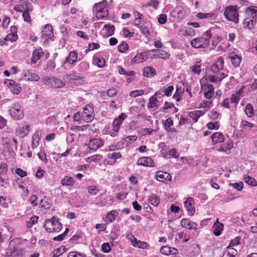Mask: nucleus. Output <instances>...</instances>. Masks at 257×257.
<instances>
[{
    "label": "nucleus",
    "mask_w": 257,
    "mask_h": 257,
    "mask_svg": "<svg viewBox=\"0 0 257 257\" xmlns=\"http://www.w3.org/2000/svg\"><path fill=\"white\" fill-rule=\"evenodd\" d=\"M159 2L158 0H151L147 3L146 6L149 7H152L155 9H157L159 5Z\"/></svg>",
    "instance_id": "obj_57"
},
{
    "label": "nucleus",
    "mask_w": 257,
    "mask_h": 257,
    "mask_svg": "<svg viewBox=\"0 0 257 257\" xmlns=\"http://www.w3.org/2000/svg\"><path fill=\"white\" fill-rule=\"evenodd\" d=\"M30 127L28 125H25L22 127H19L17 130L18 134L21 137L23 138L26 136L30 132Z\"/></svg>",
    "instance_id": "obj_26"
},
{
    "label": "nucleus",
    "mask_w": 257,
    "mask_h": 257,
    "mask_svg": "<svg viewBox=\"0 0 257 257\" xmlns=\"http://www.w3.org/2000/svg\"><path fill=\"white\" fill-rule=\"evenodd\" d=\"M167 16L165 14L159 15L158 21L160 24H165L167 22Z\"/></svg>",
    "instance_id": "obj_61"
},
{
    "label": "nucleus",
    "mask_w": 257,
    "mask_h": 257,
    "mask_svg": "<svg viewBox=\"0 0 257 257\" xmlns=\"http://www.w3.org/2000/svg\"><path fill=\"white\" fill-rule=\"evenodd\" d=\"M102 158V156L100 155H95L89 158L88 159L90 160V162H94L95 163L98 162L100 161Z\"/></svg>",
    "instance_id": "obj_63"
},
{
    "label": "nucleus",
    "mask_w": 257,
    "mask_h": 257,
    "mask_svg": "<svg viewBox=\"0 0 257 257\" xmlns=\"http://www.w3.org/2000/svg\"><path fill=\"white\" fill-rule=\"evenodd\" d=\"M181 224L184 228H186L189 229H196L197 224L191 221L188 219L184 218L181 221Z\"/></svg>",
    "instance_id": "obj_13"
},
{
    "label": "nucleus",
    "mask_w": 257,
    "mask_h": 257,
    "mask_svg": "<svg viewBox=\"0 0 257 257\" xmlns=\"http://www.w3.org/2000/svg\"><path fill=\"white\" fill-rule=\"evenodd\" d=\"M40 205L41 208L44 209H49L51 207L49 198L45 197L44 198L42 199L40 201Z\"/></svg>",
    "instance_id": "obj_35"
},
{
    "label": "nucleus",
    "mask_w": 257,
    "mask_h": 257,
    "mask_svg": "<svg viewBox=\"0 0 257 257\" xmlns=\"http://www.w3.org/2000/svg\"><path fill=\"white\" fill-rule=\"evenodd\" d=\"M148 59L147 55L145 53H141L137 54L132 59L133 63L137 64L144 62Z\"/></svg>",
    "instance_id": "obj_16"
},
{
    "label": "nucleus",
    "mask_w": 257,
    "mask_h": 257,
    "mask_svg": "<svg viewBox=\"0 0 257 257\" xmlns=\"http://www.w3.org/2000/svg\"><path fill=\"white\" fill-rule=\"evenodd\" d=\"M67 257H86V256L85 254L81 253L79 252L71 251V252H70L68 254Z\"/></svg>",
    "instance_id": "obj_54"
},
{
    "label": "nucleus",
    "mask_w": 257,
    "mask_h": 257,
    "mask_svg": "<svg viewBox=\"0 0 257 257\" xmlns=\"http://www.w3.org/2000/svg\"><path fill=\"white\" fill-rule=\"evenodd\" d=\"M184 84L182 82H179L176 86V95H178V97L176 98V101H179L181 100V96L184 92Z\"/></svg>",
    "instance_id": "obj_23"
},
{
    "label": "nucleus",
    "mask_w": 257,
    "mask_h": 257,
    "mask_svg": "<svg viewBox=\"0 0 257 257\" xmlns=\"http://www.w3.org/2000/svg\"><path fill=\"white\" fill-rule=\"evenodd\" d=\"M237 252L235 248L231 247V246H227L226 250L224 252L221 257H236Z\"/></svg>",
    "instance_id": "obj_24"
},
{
    "label": "nucleus",
    "mask_w": 257,
    "mask_h": 257,
    "mask_svg": "<svg viewBox=\"0 0 257 257\" xmlns=\"http://www.w3.org/2000/svg\"><path fill=\"white\" fill-rule=\"evenodd\" d=\"M158 101V99L155 96H153L150 97L149 102L148 103V107H154L156 106V102Z\"/></svg>",
    "instance_id": "obj_52"
},
{
    "label": "nucleus",
    "mask_w": 257,
    "mask_h": 257,
    "mask_svg": "<svg viewBox=\"0 0 257 257\" xmlns=\"http://www.w3.org/2000/svg\"><path fill=\"white\" fill-rule=\"evenodd\" d=\"M106 5L107 1L103 0L93 7V10L96 12V17L98 19H102L108 15Z\"/></svg>",
    "instance_id": "obj_2"
},
{
    "label": "nucleus",
    "mask_w": 257,
    "mask_h": 257,
    "mask_svg": "<svg viewBox=\"0 0 257 257\" xmlns=\"http://www.w3.org/2000/svg\"><path fill=\"white\" fill-rule=\"evenodd\" d=\"M24 77L29 81H37L40 79V77L37 74L29 71L24 72Z\"/></svg>",
    "instance_id": "obj_20"
},
{
    "label": "nucleus",
    "mask_w": 257,
    "mask_h": 257,
    "mask_svg": "<svg viewBox=\"0 0 257 257\" xmlns=\"http://www.w3.org/2000/svg\"><path fill=\"white\" fill-rule=\"evenodd\" d=\"M101 249L104 252H109L111 250V248L109 243L106 242L103 243V244L101 246Z\"/></svg>",
    "instance_id": "obj_62"
},
{
    "label": "nucleus",
    "mask_w": 257,
    "mask_h": 257,
    "mask_svg": "<svg viewBox=\"0 0 257 257\" xmlns=\"http://www.w3.org/2000/svg\"><path fill=\"white\" fill-rule=\"evenodd\" d=\"M256 23V21L255 19H251L249 17L246 18L243 21L244 28L252 30L254 28Z\"/></svg>",
    "instance_id": "obj_17"
},
{
    "label": "nucleus",
    "mask_w": 257,
    "mask_h": 257,
    "mask_svg": "<svg viewBox=\"0 0 257 257\" xmlns=\"http://www.w3.org/2000/svg\"><path fill=\"white\" fill-rule=\"evenodd\" d=\"M230 58L232 65L234 67H237L239 65L241 61V58L240 56L237 54H234L232 56H230Z\"/></svg>",
    "instance_id": "obj_33"
},
{
    "label": "nucleus",
    "mask_w": 257,
    "mask_h": 257,
    "mask_svg": "<svg viewBox=\"0 0 257 257\" xmlns=\"http://www.w3.org/2000/svg\"><path fill=\"white\" fill-rule=\"evenodd\" d=\"M74 179L70 177L66 176L62 180L61 183L63 186H70L73 184Z\"/></svg>",
    "instance_id": "obj_40"
},
{
    "label": "nucleus",
    "mask_w": 257,
    "mask_h": 257,
    "mask_svg": "<svg viewBox=\"0 0 257 257\" xmlns=\"http://www.w3.org/2000/svg\"><path fill=\"white\" fill-rule=\"evenodd\" d=\"M234 189H236L237 191H241L243 188V184L242 182H240L238 183H234L232 184H230Z\"/></svg>",
    "instance_id": "obj_58"
},
{
    "label": "nucleus",
    "mask_w": 257,
    "mask_h": 257,
    "mask_svg": "<svg viewBox=\"0 0 257 257\" xmlns=\"http://www.w3.org/2000/svg\"><path fill=\"white\" fill-rule=\"evenodd\" d=\"M128 48V46L125 42H122L118 47V50L119 52L123 53L126 51Z\"/></svg>",
    "instance_id": "obj_53"
},
{
    "label": "nucleus",
    "mask_w": 257,
    "mask_h": 257,
    "mask_svg": "<svg viewBox=\"0 0 257 257\" xmlns=\"http://www.w3.org/2000/svg\"><path fill=\"white\" fill-rule=\"evenodd\" d=\"M5 83H7L8 85H9L13 87L12 90L14 93L19 94L21 92L22 89L20 84L16 83L14 80H8L7 81H5Z\"/></svg>",
    "instance_id": "obj_15"
},
{
    "label": "nucleus",
    "mask_w": 257,
    "mask_h": 257,
    "mask_svg": "<svg viewBox=\"0 0 257 257\" xmlns=\"http://www.w3.org/2000/svg\"><path fill=\"white\" fill-rule=\"evenodd\" d=\"M165 128L168 132H175L176 130L175 128L171 127V126L173 124V122L171 118H168L166 120H165L163 123Z\"/></svg>",
    "instance_id": "obj_28"
},
{
    "label": "nucleus",
    "mask_w": 257,
    "mask_h": 257,
    "mask_svg": "<svg viewBox=\"0 0 257 257\" xmlns=\"http://www.w3.org/2000/svg\"><path fill=\"white\" fill-rule=\"evenodd\" d=\"M135 16L134 24L136 27H139L144 18V16L142 14L138 11H135L134 13Z\"/></svg>",
    "instance_id": "obj_32"
},
{
    "label": "nucleus",
    "mask_w": 257,
    "mask_h": 257,
    "mask_svg": "<svg viewBox=\"0 0 257 257\" xmlns=\"http://www.w3.org/2000/svg\"><path fill=\"white\" fill-rule=\"evenodd\" d=\"M38 216H33L30 219V220L26 222V225L28 228L31 227L35 223L37 222Z\"/></svg>",
    "instance_id": "obj_43"
},
{
    "label": "nucleus",
    "mask_w": 257,
    "mask_h": 257,
    "mask_svg": "<svg viewBox=\"0 0 257 257\" xmlns=\"http://www.w3.org/2000/svg\"><path fill=\"white\" fill-rule=\"evenodd\" d=\"M244 111L245 114L248 117H251L253 116L254 114V111L253 107L251 104L248 103L246 105Z\"/></svg>",
    "instance_id": "obj_39"
},
{
    "label": "nucleus",
    "mask_w": 257,
    "mask_h": 257,
    "mask_svg": "<svg viewBox=\"0 0 257 257\" xmlns=\"http://www.w3.org/2000/svg\"><path fill=\"white\" fill-rule=\"evenodd\" d=\"M145 93L143 90H136L132 91L130 92V95L132 97H136L144 94Z\"/></svg>",
    "instance_id": "obj_48"
},
{
    "label": "nucleus",
    "mask_w": 257,
    "mask_h": 257,
    "mask_svg": "<svg viewBox=\"0 0 257 257\" xmlns=\"http://www.w3.org/2000/svg\"><path fill=\"white\" fill-rule=\"evenodd\" d=\"M137 164L139 165H143L147 167L154 166V162L150 157H144L139 158Z\"/></svg>",
    "instance_id": "obj_14"
},
{
    "label": "nucleus",
    "mask_w": 257,
    "mask_h": 257,
    "mask_svg": "<svg viewBox=\"0 0 257 257\" xmlns=\"http://www.w3.org/2000/svg\"><path fill=\"white\" fill-rule=\"evenodd\" d=\"M191 249H193L192 251V256H196L200 253V247L198 244L193 243L190 246Z\"/></svg>",
    "instance_id": "obj_41"
},
{
    "label": "nucleus",
    "mask_w": 257,
    "mask_h": 257,
    "mask_svg": "<svg viewBox=\"0 0 257 257\" xmlns=\"http://www.w3.org/2000/svg\"><path fill=\"white\" fill-rule=\"evenodd\" d=\"M46 84L51 85L55 88H61L65 85V83L61 79L54 77L48 78L46 80Z\"/></svg>",
    "instance_id": "obj_7"
},
{
    "label": "nucleus",
    "mask_w": 257,
    "mask_h": 257,
    "mask_svg": "<svg viewBox=\"0 0 257 257\" xmlns=\"http://www.w3.org/2000/svg\"><path fill=\"white\" fill-rule=\"evenodd\" d=\"M115 30V27L111 25H105L102 29L103 31H105V34L107 36H112Z\"/></svg>",
    "instance_id": "obj_31"
},
{
    "label": "nucleus",
    "mask_w": 257,
    "mask_h": 257,
    "mask_svg": "<svg viewBox=\"0 0 257 257\" xmlns=\"http://www.w3.org/2000/svg\"><path fill=\"white\" fill-rule=\"evenodd\" d=\"M82 119L87 122L91 121L94 118L93 108L89 105H87L84 108L82 113Z\"/></svg>",
    "instance_id": "obj_5"
},
{
    "label": "nucleus",
    "mask_w": 257,
    "mask_h": 257,
    "mask_svg": "<svg viewBox=\"0 0 257 257\" xmlns=\"http://www.w3.org/2000/svg\"><path fill=\"white\" fill-rule=\"evenodd\" d=\"M44 226L48 232H59L62 227L58 219L55 217H53L51 219L46 220Z\"/></svg>",
    "instance_id": "obj_1"
},
{
    "label": "nucleus",
    "mask_w": 257,
    "mask_h": 257,
    "mask_svg": "<svg viewBox=\"0 0 257 257\" xmlns=\"http://www.w3.org/2000/svg\"><path fill=\"white\" fill-rule=\"evenodd\" d=\"M64 77L66 78H69L71 83H75V81H84V77L77 76L74 74H66L64 75Z\"/></svg>",
    "instance_id": "obj_25"
},
{
    "label": "nucleus",
    "mask_w": 257,
    "mask_h": 257,
    "mask_svg": "<svg viewBox=\"0 0 257 257\" xmlns=\"http://www.w3.org/2000/svg\"><path fill=\"white\" fill-rule=\"evenodd\" d=\"M149 202L152 205L155 206H157L159 202L160 199L158 197L156 196H151L149 198Z\"/></svg>",
    "instance_id": "obj_49"
},
{
    "label": "nucleus",
    "mask_w": 257,
    "mask_h": 257,
    "mask_svg": "<svg viewBox=\"0 0 257 257\" xmlns=\"http://www.w3.org/2000/svg\"><path fill=\"white\" fill-rule=\"evenodd\" d=\"M88 126V124L82 126H72L70 127V130L74 132L83 131L85 130Z\"/></svg>",
    "instance_id": "obj_51"
},
{
    "label": "nucleus",
    "mask_w": 257,
    "mask_h": 257,
    "mask_svg": "<svg viewBox=\"0 0 257 257\" xmlns=\"http://www.w3.org/2000/svg\"><path fill=\"white\" fill-rule=\"evenodd\" d=\"M236 6H229L226 8L224 12V15L229 21H232L235 23L238 22V14Z\"/></svg>",
    "instance_id": "obj_4"
},
{
    "label": "nucleus",
    "mask_w": 257,
    "mask_h": 257,
    "mask_svg": "<svg viewBox=\"0 0 257 257\" xmlns=\"http://www.w3.org/2000/svg\"><path fill=\"white\" fill-rule=\"evenodd\" d=\"M44 55V52L41 48L34 50L31 59V64H35Z\"/></svg>",
    "instance_id": "obj_10"
},
{
    "label": "nucleus",
    "mask_w": 257,
    "mask_h": 257,
    "mask_svg": "<svg viewBox=\"0 0 257 257\" xmlns=\"http://www.w3.org/2000/svg\"><path fill=\"white\" fill-rule=\"evenodd\" d=\"M118 215L116 211L112 210L109 212L106 216V218L110 221L112 222L115 219L116 216Z\"/></svg>",
    "instance_id": "obj_42"
},
{
    "label": "nucleus",
    "mask_w": 257,
    "mask_h": 257,
    "mask_svg": "<svg viewBox=\"0 0 257 257\" xmlns=\"http://www.w3.org/2000/svg\"><path fill=\"white\" fill-rule=\"evenodd\" d=\"M143 75L144 76L151 78L156 75V70L151 66H148L143 69Z\"/></svg>",
    "instance_id": "obj_22"
},
{
    "label": "nucleus",
    "mask_w": 257,
    "mask_h": 257,
    "mask_svg": "<svg viewBox=\"0 0 257 257\" xmlns=\"http://www.w3.org/2000/svg\"><path fill=\"white\" fill-rule=\"evenodd\" d=\"M207 126L210 130H217L219 127L218 122L217 121L209 122Z\"/></svg>",
    "instance_id": "obj_56"
},
{
    "label": "nucleus",
    "mask_w": 257,
    "mask_h": 257,
    "mask_svg": "<svg viewBox=\"0 0 257 257\" xmlns=\"http://www.w3.org/2000/svg\"><path fill=\"white\" fill-rule=\"evenodd\" d=\"M126 117V115L123 113H121L116 118H115L113 123L112 125H117L120 127L123 120Z\"/></svg>",
    "instance_id": "obj_34"
},
{
    "label": "nucleus",
    "mask_w": 257,
    "mask_h": 257,
    "mask_svg": "<svg viewBox=\"0 0 257 257\" xmlns=\"http://www.w3.org/2000/svg\"><path fill=\"white\" fill-rule=\"evenodd\" d=\"M213 15V14L211 13L204 14L202 13H199L197 15V16L199 19H203L211 18Z\"/></svg>",
    "instance_id": "obj_60"
},
{
    "label": "nucleus",
    "mask_w": 257,
    "mask_h": 257,
    "mask_svg": "<svg viewBox=\"0 0 257 257\" xmlns=\"http://www.w3.org/2000/svg\"><path fill=\"white\" fill-rule=\"evenodd\" d=\"M155 177L158 181L163 183H165L167 180L171 181L172 179V177L169 173L161 171H158Z\"/></svg>",
    "instance_id": "obj_9"
},
{
    "label": "nucleus",
    "mask_w": 257,
    "mask_h": 257,
    "mask_svg": "<svg viewBox=\"0 0 257 257\" xmlns=\"http://www.w3.org/2000/svg\"><path fill=\"white\" fill-rule=\"evenodd\" d=\"M140 29L141 33L146 37H148L150 36V32L148 28L144 25L139 26L137 27Z\"/></svg>",
    "instance_id": "obj_47"
},
{
    "label": "nucleus",
    "mask_w": 257,
    "mask_h": 257,
    "mask_svg": "<svg viewBox=\"0 0 257 257\" xmlns=\"http://www.w3.org/2000/svg\"><path fill=\"white\" fill-rule=\"evenodd\" d=\"M89 68V65L86 62H81L78 66V70L80 73L87 71Z\"/></svg>",
    "instance_id": "obj_38"
},
{
    "label": "nucleus",
    "mask_w": 257,
    "mask_h": 257,
    "mask_svg": "<svg viewBox=\"0 0 257 257\" xmlns=\"http://www.w3.org/2000/svg\"><path fill=\"white\" fill-rule=\"evenodd\" d=\"M87 189L88 192L92 195H95L99 192V189L93 185L88 186Z\"/></svg>",
    "instance_id": "obj_44"
},
{
    "label": "nucleus",
    "mask_w": 257,
    "mask_h": 257,
    "mask_svg": "<svg viewBox=\"0 0 257 257\" xmlns=\"http://www.w3.org/2000/svg\"><path fill=\"white\" fill-rule=\"evenodd\" d=\"M77 59V53L74 51H71L70 52L69 56L66 58L64 64L69 63L70 64H73L76 62Z\"/></svg>",
    "instance_id": "obj_19"
},
{
    "label": "nucleus",
    "mask_w": 257,
    "mask_h": 257,
    "mask_svg": "<svg viewBox=\"0 0 257 257\" xmlns=\"http://www.w3.org/2000/svg\"><path fill=\"white\" fill-rule=\"evenodd\" d=\"M93 63L96 64L99 68H103L105 64V60L102 57L94 56L93 58Z\"/></svg>",
    "instance_id": "obj_29"
},
{
    "label": "nucleus",
    "mask_w": 257,
    "mask_h": 257,
    "mask_svg": "<svg viewBox=\"0 0 257 257\" xmlns=\"http://www.w3.org/2000/svg\"><path fill=\"white\" fill-rule=\"evenodd\" d=\"M103 145L102 141L99 139H91L88 144V147L91 150H96Z\"/></svg>",
    "instance_id": "obj_12"
},
{
    "label": "nucleus",
    "mask_w": 257,
    "mask_h": 257,
    "mask_svg": "<svg viewBox=\"0 0 257 257\" xmlns=\"http://www.w3.org/2000/svg\"><path fill=\"white\" fill-rule=\"evenodd\" d=\"M160 252L165 255L170 254L171 248L168 246H162L160 249Z\"/></svg>",
    "instance_id": "obj_55"
},
{
    "label": "nucleus",
    "mask_w": 257,
    "mask_h": 257,
    "mask_svg": "<svg viewBox=\"0 0 257 257\" xmlns=\"http://www.w3.org/2000/svg\"><path fill=\"white\" fill-rule=\"evenodd\" d=\"M209 44V41H207L203 37L196 38L193 39L191 42V44L192 47L195 48H205Z\"/></svg>",
    "instance_id": "obj_6"
},
{
    "label": "nucleus",
    "mask_w": 257,
    "mask_h": 257,
    "mask_svg": "<svg viewBox=\"0 0 257 257\" xmlns=\"http://www.w3.org/2000/svg\"><path fill=\"white\" fill-rule=\"evenodd\" d=\"M224 61L222 57H218L215 63L211 67V71L214 73H217L220 71L223 70Z\"/></svg>",
    "instance_id": "obj_8"
},
{
    "label": "nucleus",
    "mask_w": 257,
    "mask_h": 257,
    "mask_svg": "<svg viewBox=\"0 0 257 257\" xmlns=\"http://www.w3.org/2000/svg\"><path fill=\"white\" fill-rule=\"evenodd\" d=\"M9 112L12 117L15 119H21L24 117L22 106L19 102H16L13 103L10 106Z\"/></svg>",
    "instance_id": "obj_3"
},
{
    "label": "nucleus",
    "mask_w": 257,
    "mask_h": 257,
    "mask_svg": "<svg viewBox=\"0 0 257 257\" xmlns=\"http://www.w3.org/2000/svg\"><path fill=\"white\" fill-rule=\"evenodd\" d=\"M158 52L159 53L157 54V56L159 58L164 59H169L170 57L169 54L165 51L159 50Z\"/></svg>",
    "instance_id": "obj_50"
},
{
    "label": "nucleus",
    "mask_w": 257,
    "mask_h": 257,
    "mask_svg": "<svg viewBox=\"0 0 257 257\" xmlns=\"http://www.w3.org/2000/svg\"><path fill=\"white\" fill-rule=\"evenodd\" d=\"M184 204L189 214L193 215L195 211L193 199L191 197H188L184 202Z\"/></svg>",
    "instance_id": "obj_11"
},
{
    "label": "nucleus",
    "mask_w": 257,
    "mask_h": 257,
    "mask_svg": "<svg viewBox=\"0 0 257 257\" xmlns=\"http://www.w3.org/2000/svg\"><path fill=\"white\" fill-rule=\"evenodd\" d=\"M246 14L250 16L251 19H257V7L250 6L248 7L246 10Z\"/></svg>",
    "instance_id": "obj_18"
},
{
    "label": "nucleus",
    "mask_w": 257,
    "mask_h": 257,
    "mask_svg": "<svg viewBox=\"0 0 257 257\" xmlns=\"http://www.w3.org/2000/svg\"><path fill=\"white\" fill-rule=\"evenodd\" d=\"M214 226H215V228L213 231V233L215 236H219L221 234V231L223 229V224H219L218 225H216V223H214Z\"/></svg>",
    "instance_id": "obj_45"
},
{
    "label": "nucleus",
    "mask_w": 257,
    "mask_h": 257,
    "mask_svg": "<svg viewBox=\"0 0 257 257\" xmlns=\"http://www.w3.org/2000/svg\"><path fill=\"white\" fill-rule=\"evenodd\" d=\"M18 38V35L16 33H11L7 35L5 38L6 41H10L11 42L15 41Z\"/></svg>",
    "instance_id": "obj_46"
},
{
    "label": "nucleus",
    "mask_w": 257,
    "mask_h": 257,
    "mask_svg": "<svg viewBox=\"0 0 257 257\" xmlns=\"http://www.w3.org/2000/svg\"><path fill=\"white\" fill-rule=\"evenodd\" d=\"M225 151L226 152L228 150H230L233 147V143L229 141L226 142L224 144L222 145Z\"/></svg>",
    "instance_id": "obj_64"
},
{
    "label": "nucleus",
    "mask_w": 257,
    "mask_h": 257,
    "mask_svg": "<svg viewBox=\"0 0 257 257\" xmlns=\"http://www.w3.org/2000/svg\"><path fill=\"white\" fill-rule=\"evenodd\" d=\"M40 140V135L39 132H36L32 137V148H36L39 143V141Z\"/></svg>",
    "instance_id": "obj_30"
},
{
    "label": "nucleus",
    "mask_w": 257,
    "mask_h": 257,
    "mask_svg": "<svg viewBox=\"0 0 257 257\" xmlns=\"http://www.w3.org/2000/svg\"><path fill=\"white\" fill-rule=\"evenodd\" d=\"M201 65L199 62H196L190 69L194 74L199 75L201 71Z\"/></svg>",
    "instance_id": "obj_37"
},
{
    "label": "nucleus",
    "mask_w": 257,
    "mask_h": 257,
    "mask_svg": "<svg viewBox=\"0 0 257 257\" xmlns=\"http://www.w3.org/2000/svg\"><path fill=\"white\" fill-rule=\"evenodd\" d=\"M65 251H66L65 247L62 246L61 247L58 248L55 251V252L54 253L53 257H59V256L60 255L61 253H63Z\"/></svg>",
    "instance_id": "obj_59"
},
{
    "label": "nucleus",
    "mask_w": 257,
    "mask_h": 257,
    "mask_svg": "<svg viewBox=\"0 0 257 257\" xmlns=\"http://www.w3.org/2000/svg\"><path fill=\"white\" fill-rule=\"evenodd\" d=\"M211 138L213 144L220 143L224 141V137L223 135L219 132L214 133L211 136Z\"/></svg>",
    "instance_id": "obj_21"
},
{
    "label": "nucleus",
    "mask_w": 257,
    "mask_h": 257,
    "mask_svg": "<svg viewBox=\"0 0 257 257\" xmlns=\"http://www.w3.org/2000/svg\"><path fill=\"white\" fill-rule=\"evenodd\" d=\"M43 35H45L48 38H51L53 37V32L52 27L51 25L47 24L45 26L42 31Z\"/></svg>",
    "instance_id": "obj_27"
},
{
    "label": "nucleus",
    "mask_w": 257,
    "mask_h": 257,
    "mask_svg": "<svg viewBox=\"0 0 257 257\" xmlns=\"http://www.w3.org/2000/svg\"><path fill=\"white\" fill-rule=\"evenodd\" d=\"M243 180L247 184L252 186H257V182L255 179L248 175H245L244 176Z\"/></svg>",
    "instance_id": "obj_36"
}]
</instances>
